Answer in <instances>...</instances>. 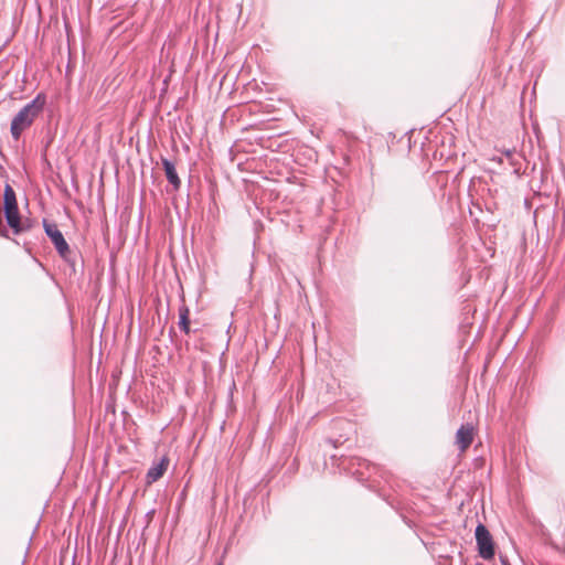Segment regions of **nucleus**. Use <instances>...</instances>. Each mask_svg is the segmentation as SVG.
<instances>
[{
  "label": "nucleus",
  "mask_w": 565,
  "mask_h": 565,
  "mask_svg": "<svg viewBox=\"0 0 565 565\" xmlns=\"http://www.w3.org/2000/svg\"><path fill=\"white\" fill-rule=\"evenodd\" d=\"M44 230L47 236L51 238L58 254L66 258L70 255V247L66 243L62 232L58 230L57 225L54 223H44Z\"/></svg>",
  "instance_id": "obj_4"
},
{
  "label": "nucleus",
  "mask_w": 565,
  "mask_h": 565,
  "mask_svg": "<svg viewBox=\"0 0 565 565\" xmlns=\"http://www.w3.org/2000/svg\"><path fill=\"white\" fill-rule=\"evenodd\" d=\"M44 105L45 97L40 94L31 103L21 108L12 118L10 132L15 141H18L22 134L33 125L35 119L43 111Z\"/></svg>",
  "instance_id": "obj_1"
},
{
  "label": "nucleus",
  "mask_w": 565,
  "mask_h": 565,
  "mask_svg": "<svg viewBox=\"0 0 565 565\" xmlns=\"http://www.w3.org/2000/svg\"><path fill=\"white\" fill-rule=\"evenodd\" d=\"M475 437V429L471 425H462L456 434V445L460 452H465L471 445Z\"/></svg>",
  "instance_id": "obj_5"
},
{
  "label": "nucleus",
  "mask_w": 565,
  "mask_h": 565,
  "mask_svg": "<svg viewBox=\"0 0 565 565\" xmlns=\"http://www.w3.org/2000/svg\"><path fill=\"white\" fill-rule=\"evenodd\" d=\"M3 210L7 223L14 234H20L30 228L28 221H22L20 217L15 192L9 183L4 186Z\"/></svg>",
  "instance_id": "obj_2"
},
{
  "label": "nucleus",
  "mask_w": 565,
  "mask_h": 565,
  "mask_svg": "<svg viewBox=\"0 0 565 565\" xmlns=\"http://www.w3.org/2000/svg\"><path fill=\"white\" fill-rule=\"evenodd\" d=\"M162 166L168 181L178 190L181 185V180L178 177L174 164L168 159H162Z\"/></svg>",
  "instance_id": "obj_7"
},
{
  "label": "nucleus",
  "mask_w": 565,
  "mask_h": 565,
  "mask_svg": "<svg viewBox=\"0 0 565 565\" xmlns=\"http://www.w3.org/2000/svg\"><path fill=\"white\" fill-rule=\"evenodd\" d=\"M179 326L182 331H184L186 334L190 333V309L188 306L182 305L179 309Z\"/></svg>",
  "instance_id": "obj_8"
},
{
  "label": "nucleus",
  "mask_w": 565,
  "mask_h": 565,
  "mask_svg": "<svg viewBox=\"0 0 565 565\" xmlns=\"http://www.w3.org/2000/svg\"><path fill=\"white\" fill-rule=\"evenodd\" d=\"M169 463L170 460L167 456H163L159 462L154 463L147 472V484H152L158 481L168 470Z\"/></svg>",
  "instance_id": "obj_6"
},
{
  "label": "nucleus",
  "mask_w": 565,
  "mask_h": 565,
  "mask_svg": "<svg viewBox=\"0 0 565 565\" xmlns=\"http://www.w3.org/2000/svg\"><path fill=\"white\" fill-rule=\"evenodd\" d=\"M514 156H515V151L505 150L502 152V157H497V164H502L504 162V160H507L513 167L512 172L516 173L519 171V168L514 167V162H513Z\"/></svg>",
  "instance_id": "obj_9"
},
{
  "label": "nucleus",
  "mask_w": 565,
  "mask_h": 565,
  "mask_svg": "<svg viewBox=\"0 0 565 565\" xmlns=\"http://www.w3.org/2000/svg\"><path fill=\"white\" fill-rule=\"evenodd\" d=\"M499 557L502 565H511L505 556L500 555Z\"/></svg>",
  "instance_id": "obj_10"
},
{
  "label": "nucleus",
  "mask_w": 565,
  "mask_h": 565,
  "mask_svg": "<svg viewBox=\"0 0 565 565\" xmlns=\"http://www.w3.org/2000/svg\"><path fill=\"white\" fill-rule=\"evenodd\" d=\"M217 565H223L222 563H218Z\"/></svg>",
  "instance_id": "obj_11"
},
{
  "label": "nucleus",
  "mask_w": 565,
  "mask_h": 565,
  "mask_svg": "<svg viewBox=\"0 0 565 565\" xmlns=\"http://www.w3.org/2000/svg\"><path fill=\"white\" fill-rule=\"evenodd\" d=\"M476 540L479 550V554L484 559H490L494 555V547L492 544V537L487 527L479 524L476 529Z\"/></svg>",
  "instance_id": "obj_3"
}]
</instances>
